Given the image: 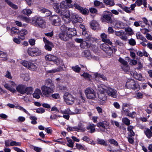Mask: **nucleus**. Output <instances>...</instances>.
I'll return each mask as SVG.
<instances>
[{
	"label": "nucleus",
	"instance_id": "1",
	"mask_svg": "<svg viewBox=\"0 0 152 152\" xmlns=\"http://www.w3.org/2000/svg\"><path fill=\"white\" fill-rule=\"evenodd\" d=\"M87 40L83 41L80 44L81 47L83 48H86L90 47L92 45V43L96 40V39L93 37L92 35H89L86 37Z\"/></svg>",
	"mask_w": 152,
	"mask_h": 152
},
{
	"label": "nucleus",
	"instance_id": "2",
	"mask_svg": "<svg viewBox=\"0 0 152 152\" xmlns=\"http://www.w3.org/2000/svg\"><path fill=\"white\" fill-rule=\"evenodd\" d=\"M54 88L46 86H42L41 87V90L43 94L47 97H50L54 92Z\"/></svg>",
	"mask_w": 152,
	"mask_h": 152
},
{
	"label": "nucleus",
	"instance_id": "3",
	"mask_svg": "<svg viewBox=\"0 0 152 152\" xmlns=\"http://www.w3.org/2000/svg\"><path fill=\"white\" fill-rule=\"evenodd\" d=\"M32 23L34 26L42 27L45 25V22L41 17L35 16L32 19Z\"/></svg>",
	"mask_w": 152,
	"mask_h": 152
},
{
	"label": "nucleus",
	"instance_id": "4",
	"mask_svg": "<svg viewBox=\"0 0 152 152\" xmlns=\"http://www.w3.org/2000/svg\"><path fill=\"white\" fill-rule=\"evenodd\" d=\"M85 93L87 99H93L96 97V93L92 88H87L85 91Z\"/></svg>",
	"mask_w": 152,
	"mask_h": 152
},
{
	"label": "nucleus",
	"instance_id": "5",
	"mask_svg": "<svg viewBox=\"0 0 152 152\" xmlns=\"http://www.w3.org/2000/svg\"><path fill=\"white\" fill-rule=\"evenodd\" d=\"M64 99L68 104H72L74 102V98L72 95L68 93L67 92L65 94L64 96Z\"/></svg>",
	"mask_w": 152,
	"mask_h": 152
},
{
	"label": "nucleus",
	"instance_id": "6",
	"mask_svg": "<svg viewBox=\"0 0 152 152\" xmlns=\"http://www.w3.org/2000/svg\"><path fill=\"white\" fill-rule=\"evenodd\" d=\"M49 18L53 25L59 26L61 24V19L58 16L53 15L50 17Z\"/></svg>",
	"mask_w": 152,
	"mask_h": 152
},
{
	"label": "nucleus",
	"instance_id": "7",
	"mask_svg": "<svg viewBox=\"0 0 152 152\" xmlns=\"http://www.w3.org/2000/svg\"><path fill=\"white\" fill-rule=\"evenodd\" d=\"M126 86L128 88L135 89L137 88L138 85L134 80L131 79L127 80Z\"/></svg>",
	"mask_w": 152,
	"mask_h": 152
},
{
	"label": "nucleus",
	"instance_id": "8",
	"mask_svg": "<svg viewBox=\"0 0 152 152\" xmlns=\"http://www.w3.org/2000/svg\"><path fill=\"white\" fill-rule=\"evenodd\" d=\"M10 85L8 83H5L4 86L7 89L13 93L16 92V90L13 87L16 86V84L13 81L10 80L9 81Z\"/></svg>",
	"mask_w": 152,
	"mask_h": 152
},
{
	"label": "nucleus",
	"instance_id": "9",
	"mask_svg": "<svg viewBox=\"0 0 152 152\" xmlns=\"http://www.w3.org/2000/svg\"><path fill=\"white\" fill-rule=\"evenodd\" d=\"M100 48L108 56L110 55L113 53V50L106 43H104L101 44L100 46Z\"/></svg>",
	"mask_w": 152,
	"mask_h": 152
},
{
	"label": "nucleus",
	"instance_id": "10",
	"mask_svg": "<svg viewBox=\"0 0 152 152\" xmlns=\"http://www.w3.org/2000/svg\"><path fill=\"white\" fill-rule=\"evenodd\" d=\"M21 63L22 64V65L24 66L27 68L33 71L35 70L37 68L36 65L32 63L24 61H21Z\"/></svg>",
	"mask_w": 152,
	"mask_h": 152
},
{
	"label": "nucleus",
	"instance_id": "11",
	"mask_svg": "<svg viewBox=\"0 0 152 152\" xmlns=\"http://www.w3.org/2000/svg\"><path fill=\"white\" fill-rule=\"evenodd\" d=\"M105 92L107 95L111 97L115 98L117 96V91L115 89L112 88L110 87H107Z\"/></svg>",
	"mask_w": 152,
	"mask_h": 152
},
{
	"label": "nucleus",
	"instance_id": "12",
	"mask_svg": "<svg viewBox=\"0 0 152 152\" xmlns=\"http://www.w3.org/2000/svg\"><path fill=\"white\" fill-rule=\"evenodd\" d=\"M45 58L46 61H53L57 65L59 64V60L56 56L51 54L47 55L45 56Z\"/></svg>",
	"mask_w": 152,
	"mask_h": 152
},
{
	"label": "nucleus",
	"instance_id": "13",
	"mask_svg": "<svg viewBox=\"0 0 152 152\" xmlns=\"http://www.w3.org/2000/svg\"><path fill=\"white\" fill-rule=\"evenodd\" d=\"M61 15L62 19L65 23H68L70 22L71 20L70 12L69 11H66L65 13L61 12Z\"/></svg>",
	"mask_w": 152,
	"mask_h": 152
},
{
	"label": "nucleus",
	"instance_id": "14",
	"mask_svg": "<svg viewBox=\"0 0 152 152\" xmlns=\"http://www.w3.org/2000/svg\"><path fill=\"white\" fill-rule=\"evenodd\" d=\"M43 39L45 44V49L48 51H51L52 48L53 47V43L48 40L45 37H43Z\"/></svg>",
	"mask_w": 152,
	"mask_h": 152
},
{
	"label": "nucleus",
	"instance_id": "15",
	"mask_svg": "<svg viewBox=\"0 0 152 152\" xmlns=\"http://www.w3.org/2000/svg\"><path fill=\"white\" fill-rule=\"evenodd\" d=\"M30 51H32L34 53L36 54L37 55H40L41 54V51L38 48H34L32 49L29 48L28 50V53L30 56H32V54L30 53Z\"/></svg>",
	"mask_w": 152,
	"mask_h": 152
},
{
	"label": "nucleus",
	"instance_id": "16",
	"mask_svg": "<svg viewBox=\"0 0 152 152\" xmlns=\"http://www.w3.org/2000/svg\"><path fill=\"white\" fill-rule=\"evenodd\" d=\"M26 86L22 84L18 85L16 86V90L20 93V94H25V89Z\"/></svg>",
	"mask_w": 152,
	"mask_h": 152
},
{
	"label": "nucleus",
	"instance_id": "17",
	"mask_svg": "<svg viewBox=\"0 0 152 152\" xmlns=\"http://www.w3.org/2000/svg\"><path fill=\"white\" fill-rule=\"evenodd\" d=\"M132 75L136 79L140 81H143L144 80V78L140 73H138L136 72H132L131 73Z\"/></svg>",
	"mask_w": 152,
	"mask_h": 152
},
{
	"label": "nucleus",
	"instance_id": "18",
	"mask_svg": "<svg viewBox=\"0 0 152 152\" xmlns=\"http://www.w3.org/2000/svg\"><path fill=\"white\" fill-rule=\"evenodd\" d=\"M58 37L60 39L62 40L66 41L70 38L68 33L61 32L59 34Z\"/></svg>",
	"mask_w": 152,
	"mask_h": 152
},
{
	"label": "nucleus",
	"instance_id": "19",
	"mask_svg": "<svg viewBox=\"0 0 152 152\" xmlns=\"http://www.w3.org/2000/svg\"><path fill=\"white\" fill-rule=\"evenodd\" d=\"M113 24L115 28H124V23L119 21H115L113 23Z\"/></svg>",
	"mask_w": 152,
	"mask_h": 152
},
{
	"label": "nucleus",
	"instance_id": "20",
	"mask_svg": "<svg viewBox=\"0 0 152 152\" xmlns=\"http://www.w3.org/2000/svg\"><path fill=\"white\" fill-rule=\"evenodd\" d=\"M122 112L124 113L126 115L132 118L134 117L133 115L136 113L134 112H133L132 113H130L129 110L126 108L122 109Z\"/></svg>",
	"mask_w": 152,
	"mask_h": 152
},
{
	"label": "nucleus",
	"instance_id": "21",
	"mask_svg": "<svg viewBox=\"0 0 152 152\" xmlns=\"http://www.w3.org/2000/svg\"><path fill=\"white\" fill-rule=\"evenodd\" d=\"M28 33L27 30L26 29H23L19 31V35L20 39L23 40L25 39V37L24 36L26 35Z\"/></svg>",
	"mask_w": 152,
	"mask_h": 152
},
{
	"label": "nucleus",
	"instance_id": "22",
	"mask_svg": "<svg viewBox=\"0 0 152 152\" xmlns=\"http://www.w3.org/2000/svg\"><path fill=\"white\" fill-rule=\"evenodd\" d=\"M108 125V124L106 121H103L102 122H99L97 124V126L99 127H102L104 129L102 130V131L104 132V129L107 127Z\"/></svg>",
	"mask_w": 152,
	"mask_h": 152
},
{
	"label": "nucleus",
	"instance_id": "23",
	"mask_svg": "<svg viewBox=\"0 0 152 152\" xmlns=\"http://www.w3.org/2000/svg\"><path fill=\"white\" fill-rule=\"evenodd\" d=\"M45 86H49L52 88L55 87V85L53 82L52 80L50 79H48L45 80Z\"/></svg>",
	"mask_w": 152,
	"mask_h": 152
},
{
	"label": "nucleus",
	"instance_id": "24",
	"mask_svg": "<svg viewBox=\"0 0 152 152\" xmlns=\"http://www.w3.org/2000/svg\"><path fill=\"white\" fill-rule=\"evenodd\" d=\"M94 76L96 78V80L97 78H101L102 80L104 81H107V77L103 74H101L99 73H96L94 74Z\"/></svg>",
	"mask_w": 152,
	"mask_h": 152
},
{
	"label": "nucleus",
	"instance_id": "25",
	"mask_svg": "<svg viewBox=\"0 0 152 152\" xmlns=\"http://www.w3.org/2000/svg\"><path fill=\"white\" fill-rule=\"evenodd\" d=\"M107 86L103 85H97V90L100 93L105 92Z\"/></svg>",
	"mask_w": 152,
	"mask_h": 152
},
{
	"label": "nucleus",
	"instance_id": "26",
	"mask_svg": "<svg viewBox=\"0 0 152 152\" xmlns=\"http://www.w3.org/2000/svg\"><path fill=\"white\" fill-rule=\"evenodd\" d=\"M75 128L77 129L76 131L77 132H84L86 130V129L81 123L78 124L77 126H75Z\"/></svg>",
	"mask_w": 152,
	"mask_h": 152
},
{
	"label": "nucleus",
	"instance_id": "27",
	"mask_svg": "<svg viewBox=\"0 0 152 152\" xmlns=\"http://www.w3.org/2000/svg\"><path fill=\"white\" fill-rule=\"evenodd\" d=\"M42 94L41 90L38 88L36 89L33 94V97L36 99H39L40 97V95Z\"/></svg>",
	"mask_w": 152,
	"mask_h": 152
},
{
	"label": "nucleus",
	"instance_id": "28",
	"mask_svg": "<svg viewBox=\"0 0 152 152\" xmlns=\"http://www.w3.org/2000/svg\"><path fill=\"white\" fill-rule=\"evenodd\" d=\"M76 31L75 29L73 28H70L68 31V34L69 38H71L73 36L76 35Z\"/></svg>",
	"mask_w": 152,
	"mask_h": 152
},
{
	"label": "nucleus",
	"instance_id": "29",
	"mask_svg": "<svg viewBox=\"0 0 152 152\" xmlns=\"http://www.w3.org/2000/svg\"><path fill=\"white\" fill-rule=\"evenodd\" d=\"M90 25L91 28L94 30H96L97 28H98L99 26V24L95 20H92L90 23Z\"/></svg>",
	"mask_w": 152,
	"mask_h": 152
},
{
	"label": "nucleus",
	"instance_id": "30",
	"mask_svg": "<svg viewBox=\"0 0 152 152\" xmlns=\"http://www.w3.org/2000/svg\"><path fill=\"white\" fill-rule=\"evenodd\" d=\"M98 97L101 101L103 102V103H104L107 100V97L104 92L100 93L99 94Z\"/></svg>",
	"mask_w": 152,
	"mask_h": 152
},
{
	"label": "nucleus",
	"instance_id": "31",
	"mask_svg": "<svg viewBox=\"0 0 152 152\" xmlns=\"http://www.w3.org/2000/svg\"><path fill=\"white\" fill-rule=\"evenodd\" d=\"M144 133L147 137L149 139L152 136V132L148 128H146L144 131Z\"/></svg>",
	"mask_w": 152,
	"mask_h": 152
},
{
	"label": "nucleus",
	"instance_id": "32",
	"mask_svg": "<svg viewBox=\"0 0 152 152\" xmlns=\"http://www.w3.org/2000/svg\"><path fill=\"white\" fill-rule=\"evenodd\" d=\"M103 19L108 23H111L112 22V18L110 15H104L103 16Z\"/></svg>",
	"mask_w": 152,
	"mask_h": 152
},
{
	"label": "nucleus",
	"instance_id": "33",
	"mask_svg": "<svg viewBox=\"0 0 152 152\" xmlns=\"http://www.w3.org/2000/svg\"><path fill=\"white\" fill-rule=\"evenodd\" d=\"M42 13L45 14L44 15L48 16L51 15V12L49 10L45 8H42L40 10Z\"/></svg>",
	"mask_w": 152,
	"mask_h": 152
},
{
	"label": "nucleus",
	"instance_id": "34",
	"mask_svg": "<svg viewBox=\"0 0 152 152\" xmlns=\"http://www.w3.org/2000/svg\"><path fill=\"white\" fill-rule=\"evenodd\" d=\"M53 7L56 12L58 13H61V11L59 8V6L58 4L57 3H54L53 4Z\"/></svg>",
	"mask_w": 152,
	"mask_h": 152
},
{
	"label": "nucleus",
	"instance_id": "35",
	"mask_svg": "<svg viewBox=\"0 0 152 152\" xmlns=\"http://www.w3.org/2000/svg\"><path fill=\"white\" fill-rule=\"evenodd\" d=\"M5 1L9 5L14 9L16 10L18 8V7L12 3L10 0H5Z\"/></svg>",
	"mask_w": 152,
	"mask_h": 152
},
{
	"label": "nucleus",
	"instance_id": "36",
	"mask_svg": "<svg viewBox=\"0 0 152 152\" xmlns=\"http://www.w3.org/2000/svg\"><path fill=\"white\" fill-rule=\"evenodd\" d=\"M33 91V88L31 87H26L25 89V93L29 95L32 94Z\"/></svg>",
	"mask_w": 152,
	"mask_h": 152
},
{
	"label": "nucleus",
	"instance_id": "37",
	"mask_svg": "<svg viewBox=\"0 0 152 152\" xmlns=\"http://www.w3.org/2000/svg\"><path fill=\"white\" fill-rule=\"evenodd\" d=\"M137 55L140 56L142 57L143 56H145L146 57H148V54L145 50H143L142 51H138L137 53Z\"/></svg>",
	"mask_w": 152,
	"mask_h": 152
},
{
	"label": "nucleus",
	"instance_id": "38",
	"mask_svg": "<svg viewBox=\"0 0 152 152\" xmlns=\"http://www.w3.org/2000/svg\"><path fill=\"white\" fill-rule=\"evenodd\" d=\"M70 28H68L64 25H63L60 27L61 32L68 33Z\"/></svg>",
	"mask_w": 152,
	"mask_h": 152
},
{
	"label": "nucleus",
	"instance_id": "39",
	"mask_svg": "<svg viewBox=\"0 0 152 152\" xmlns=\"http://www.w3.org/2000/svg\"><path fill=\"white\" fill-rule=\"evenodd\" d=\"M104 2L107 5H109L110 7L113 6L115 4L113 0H104Z\"/></svg>",
	"mask_w": 152,
	"mask_h": 152
},
{
	"label": "nucleus",
	"instance_id": "40",
	"mask_svg": "<svg viewBox=\"0 0 152 152\" xmlns=\"http://www.w3.org/2000/svg\"><path fill=\"white\" fill-rule=\"evenodd\" d=\"M22 13L24 15L28 16L32 13V12L29 9H26L23 10Z\"/></svg>",
	"mask_w": 152,
	"mask_h": 152
},
{
	"label": "nucleus",
	"instance_id": "41",
	"mask_svg": "<svg viewBox=\"0 0 152 152\" xmlns=\"http://www.w3.org/2000/svg\"><path fill=\"white\" fill-rule=\"evenodd\" d=\"M66 139L68 142V143L67 144V145L71 148L73 147L74 146V143L72 142V140L68 137H66Z\"/></svg>",
	"mask_w": 152,
	"mask_h": 152
},
{
	"label": "nucleus",
	"instance_id": "42",
	"mask_svg": "<svg viewBox=\"0 0 152 152\" xmlns=\"http://www.w3.org/2000/svg\"><path fill=\"white\" fill-rule=\"evenodd\" d=\"M95 125L92 124L88 126L87 128L88 130H90V132L93 133L95 131Z\"/></svg>",
	"mask_w": 152,
	"mask_h": 152
},
{
	"label": "nucleus",
	"instance_id": "43",
	"mask_svg": "<svg viewBox=\"0 0 152 152\" xmlns=\"http://www.w3.org/2000/svg\"><path fill=\"white\" fill-rule=\"evenodd\" d=\"M21 77L25 81H28L29 79V76L28 74H22L21 75Z\"/></svg>",
	"mask_w": 152,
	"mask_h": 152
},
{
	"label": "nucleus",
	"instance_id": "44",
	"mask_svg": "<svg viewBox=\"0 0 152 152\" xmlns=\"http://www.w3.org/2000/svg\"><path fill=\"white\" fill-rule=\"evenodd\" d=\"M122 121L123 123L127 126H129L130 124V120L126 118H123Z\"/></svg>",
	"mask_w": 152,
	"mask_h": 152
},
{
	"label": "nucleus",
	"instance_id": "45",
	"mask_svg": "<svg viewBox=\"0 0 152 152\" xmlns=\"http://www.w3.org/2000/svg\"><path fill=\"white\" fill-rule=\"evenodd\" d=\"M60 113L63 114L71 115L72 112L70 111V109L68 108L64 110L61 111Z\"/></svg>",
	"mask_w": 152,
	"mask_h": 152
},
{
	"label": "nucleus",
	"instance_id": "46",
	"mask_svg": "<svg viewBox=\"0 0 152 152\" xmlns=\"http://www.w3.org/2000/svg\"><path fill=\"white\" fill-rule=\"evenodd\" d=\"M7 55L6 53L0 51V56L1 58H4L5 61L7 60Z\"/></svg>",
	"mask_w": 152,
	"mask_h": 152
},
{
	"label": "nucleus",
	"instance_id": "47",
	"mask_svg": "<svg viewBox=\"0 0 152 152\" xmlns=\"http://www.w3.org/2000/svg\"><path fill=\"white\" fill-rule=\"evenodd\" d=\"M97 141L98 142V143L99 144L105 146H107V145L106 142L103 140L98 139L97 140Z\"/></svg>",
	"mask_w": 152,
	"mask_h": 152
},
{
	"label": "nucleus",
	"instance_id": "48",
	"mask_svg": "<svg viewBox=\"0 0 152 152\" xmlns=\"http://www.w3.org/2000/svg\"><path fill=\"white\" fill-rule=\"evenodd\" d=\"M59 6L61 8L65 9L67 8L66 3L65 1H63L60 3Z\"/></svg>",
	"mask_w": 152,
	"mask_h": 152
},
{
	"label": "nucleus",
	"instance_id": "49",
	"mask_svg": "<svg viewBox=\"0 0 152 152\" xmlns=\"http://www.w3.org/2000/svg\"><path fill=\"white\" fill-rule=\"evenodd\" d=\"M60 68H58L57 69H55L52 70L47 71L48 73H53L60 71Z\"/></svg>",
	"mask_w": 152,
	"mask_h": 152
},
{
	"label": "nucleus",
	"instance_id": "50",
	"mask_svg": "<svg viewBox=\"0 0 152 152\" xmlns=\"http://www.w3.org/2000/svg\"><path fill=\"white\" fill-rule=\"evenodd\" d=\"M125 31L128 32L129 35H131L133 34V32L132 29L129 27H127L125 28Z\"/></svg>",
	"mask_w": 152,
	"mask_h": 152
},
{
	"label": "nucleus",
	"instance_id": "51",
	"mask_svg": "<svg viewBox=\"0 0 152 152\" xmlns=\"http://www.w3.org/2000/svg\"><path fill=\"white\" fill-rule=\"evenodd\" d=\"M119 61L123 64L124 66H126L127 65H128L127 62L121 58H119Z\"/></svg>",
	"mask_w": 152,
	"mask_h": 152
},
{
	"label": "nucleus",
	"instance_id": "52",
	"mask_svg": "<svg viewBox=\"0 0 152 152\" xmlns=\"http://www.w3.org/2000/svg\"><path fill=\"white\" fill-rule=\"evenodd\" d=\"M72 70L76 72H79L80 70V68L77 66L72 67Z\"/></svg>",
	"mask_w": 152,
	"mask_h": 152
},
{
	"label": "nucleus",
	"instance_id": "53",
	"mask_svg": "<svg viewBox=\"0 0 152 152\" xmlns=\"http://www.w3.org/2000/svg\"><path fill=\"white\" fill-rule=\"evenodd\" d=\"M77 16V15H75L74 14H72L71 15L70 14L71 20L72 21L73 23H74V20H76Z\"/></svg>",
	"mask_w": 152,
	"mask_h": 152
},
{
	"label": "nucleus",
	"instance_id": "54",
	"mask_svg": "<svg viewBox=\"0 0 152 152\" xmlns=\"http://www.w3.org/2000/svg\"><path fill=\"white\" fill-rule=\"evenodd\" d=\"M21 143L20 142H17L16 141H12L10 143V145L13 146H20L21 145Z\"/></svg>",
	"mask_w": 152,
	"mask_h": 152
},
{
	"label": "nucleus",
	"instance_id": "55",
	"mask_svg": "<svg viewBox=\"0 0 152 152\" xmlns=\"http://www.w3.org/2000/svg\"><path fill=\"white\" fill-rule=\"evenodd\" d=\"M129 44L132 46H134L136 44V42L135 40L131 38L129 40Z\"/></svg>",
	"mask_w": 152,
	"mask_h": 152
},
{
	"label": "nucleus",
	"instance_id": "56",
	"mask_svg": "<svg viewBox=\"0 0 152 152\" xmlns=\"http://www.w3.org/2000/svg\"><path fill=\"white\" fill-rule=\"evenodd\" d=\"M82 111L80 109L76 108L74 110V112H72L71 115L75 114H76L82 113Z\"/></svg>",
	"mask_w": 152,
	"mask_h": 152
},
{
	"label": "nucleus",
	"instance_id": "57",
	"mask_svg": "<svg viewBox=\"0 0 152 152\" xmlns=\"http://www.w3.org/2000/svg\"><path fill=\"white\" fill-rule=\"evenodd\" d=\"M80 12L84 15H86L88 14V10L86 8H83L82 7V9H81L80 11Z\"/></svg>",
	"mask_w": 152,
	"mask_h": 152
},
{
	"label": "nucleus",
	"instance_id": "58",
	"mask_svg": "<svg viewBox=\"0 0 152 152\" xmlns=\"http://www.w3.org/2000/svg\"><path fill=\"white\" fill-rule=\"evenodd\" d=\"M110 143L111 144H113L115 146L118 145V143L117 142L113 139H111L108 140Z\"/></svg>",
	"mask_w": 152,
	"mask_h": 152
},
{
	"label": "nucleus",
	"instance_id": "59",
	"mask_svg": "<svg viewBox=\"0 0 152 152\" xmlns=\"http://www.w3.org/2000/svg\"><path fill=\"white\" fill-rule=\"evenodd\" d=\"M73 6L75 7L76 9H77L79 11L81 10V9H82V7H81L76 3H75Z\"/></svg>",
	"mask_w": 152,
	"mask_h": 152
},
{
	"label": "nucleus",
	"instance_id": "60",
	"mask_svg": "<svg viewBox=\"0 0 152 152\" xmlns=\"http://www.w3.org/2000/svg\"><path fill=\"white\" fill-rule=\"evenodd\" d=\"M77 129H76L75 126L74 127H72L70 126H68V127L67 128V130L68 132L72 131H76V130Z\"/></svg>",
	"mask_w": 152,
	"mask_h": 152
},
{
	"label": "nucleus",
	"instance_id": "61",
	"mask_svg": "<svg viewBox=\"0 0 152 152\" xmlns=\"http://www.w3.org/2000/svg\"><path fill=\"white\" fill-rule=\"evenodd\" d=\"M124 33V32L122 31H116L115 32V34L118 37L121 36Z\"/></svg>",
	"mask_w": 152,
	"mask_h": 152
},
{
	"label": "nucleus",
	"instance_id": "62",
	"mask_svg": "<svg viewBox=\"0 0 152 152\" xmlns=\"http://www.w3.org/2000/svg\"><path fill=\"white\" fill-rule=\"evenodd\" d=\"M36 112L38 113H42L45 112V109L42 107L37 109L36 110Z\"/></svg>",
	"mask_w": 152,
	"mask_h": 152
},
{
	"label": "nucleus",
	"instance_id": "63",
	"mask_svg": "<svg viewBox=\"0 0 152 152\" xmlns=\"http://www.w3.org/2000/svg\"><path fill=\"white\" fill-rule=\"evenodd\" d=\"M11 31L15 34H17L19 32V30L15 27H12L11 29Z\"/></svg>",
	"mask_w": 152,
	"mask_h": 152
},
{
	"label": "nucleus",
	"instance_id": "64",
	"mask_svg": "<svg viewBox=\"0 0 152 152\" xmlns=\"http://www.w3.org/2000/svg\"><path fill=\"white\" fill-rule=\"evenodd\" d=\"M123 10L127 13H130L131 12V10L130 8L128 7H124Z\"/></svg>",
	"mask_w": 152,
	"mask_h": 152
}]
</instances>
